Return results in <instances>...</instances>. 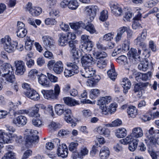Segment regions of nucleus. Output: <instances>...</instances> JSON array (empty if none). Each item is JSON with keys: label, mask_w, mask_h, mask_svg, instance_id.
<instances>
[{"label": "nucleus", "mask_w": 159, "mask_h": 159, "mask_svg": "<svg viewBox=\"0 0 159 159\" xmlns=\"http://www.w3.org/2000/svg\"><path fill=\"white\" fill-rule=\"evenodd\" d=\"M47 77L49 81L53 83H55L58 81V78L53 75V74L49 73H47Z\"/></svg>", "instance_id": "64"}, {"label": "nucleus", "mask_w": 159, "mask_h": 159, "mask_svg": "<svg viewBox=\"0 0 159 159\" xmlns=\"http://www.w3.org/2000/svg\"><path fill=\"white\" fill-rule=\"evenodd\" d=\"M127 113L129 118H134L137 115V109L135 106H130L127 109Z\"/></svg>", "instance_id": "30"}, {"label": "nucleus", "mask_w": 159, "mask_h": 159, "mask_svg": "<svg viewBox=\"0 0 159 159\" xmlns=\"http://www.w3.org/2000/svg\"><path fill=\"white\" fill-rule=\"evenodd\" d=\"M93 54L96 59H99L106 58L107 56V54L104 52L93 51Z\"/></svg>", "instance_id": "40"}, {"label": "nucleus", "mask_w": 159, "mask_h": 159, "mask_svg": "<svg viewBox=\"0 0 159 159\" xmlns=\"http://www.w3.org/2000/svg\"><path fill=\"white\" fill-rule=\"evenodd\" d=\"M1 159H16V155L12 151H9L4 154Z\"/></svg>", "instance_id": "52"}, {"label": "nucleus", "mask_w": 159, "mask_h": 159, "mask_svg": "<svg viewBox=\"0 0 159 159\" xmlns=\"http://www.w3.org/2000/svg\"><path fill=\"white\" fill-rule=\"evenodd\" d=\"M98 133L106 137H109L110 135V131L108 129L103 126L97 127L95 129Z\"/></svg>", "instance_id": "22"}, {"label": "nucleus", "mask_w": 159, "mask_h": 159, "mask_svg": "<svg viewBox=\"0 0 159 159\" xmlns=\"http://www.w3.org/2000/svg\"><path fill=\"white\" fill-rule=\"evenodd\" d=\"M147 36V31L146 30H143L141 33L134 40V43L135 44L141 47L145 51L147 50L146 48L147 44L144 42Z\"/></svg>", "instance_id": "8"}, {"label": "nucleus", "mask_w": 159, "mask_h": 159, "mask_svg": "<svg viewBox=\"0 0 159 159\" xmlns=\"http://www.w3.org/2000/svg\"><path fill=\"white\" fill-rule=\"evenodd\" d=\"M61 127V125L58 123L52 121L48 125V128L50 131L52 132Z\"/></svg>", "instance_id": "42"}, {"label": "nucleus", "mask_w": 159, "mask_h": 159, "mask_svg": "<svg viewBox=\"0 0 159 159\" xmlns=\"http://www.w3.org/2000/svg\"><path fill=\"white\" fill-rule=\"evenodd\" d=\"M55 111L56 113L58 115H62L64 112L65 106L64 105L61 104H57L55 107Z\"/></svg>", "instance_id": "38"}, {"label": "nucleus", "mask_w": 159, "mask_h": 159, "mask_svg": "<svg viewBox=\"0 0 159 159\" xmlns=\"http://www.w3.org/2000/svg\"><path fill=\"white\" fill-rule=\"evenodd\" d=\"M42 41L44 46L46 48H51L54 45V39L52 37L48 35L43 36Z\"/></svg>", "instance_id": "19"}, {"label": "nucleus", "mask_w": 159, "mask_h": 159, "mask_svg": "<svg viewBox=\"0 0 159 159\" xmlns=\"http://www.w3.org/2000/svg\"><path fill=\"white\" fill-rule=\"evenodd\" d=\"M112 100V98L111 96H106L100 98L98 100L97 104L99 106L103 114H111L114 113L116 110L118 104L115 102L111 103L108 107L106 105L110 103Z\"/></svg>", "instance_id": "1"}, {"label": "nucleus", "mask_w": 159, "mask_h": 159, "mask_svg": "<svg viewBox=\"0 0 159 159\" xmlns=\"http://www.w3.org/2000/svg\"><path fill=\"white\" fill-rule=\"evenodd\" d=\"M21 104V103L20 101H18L15 103H13L12 102H9V106L10 111L12 110L14 111L18 108L19 106Z\"/></svg>", "instance_id": "53"}, {"label": "nucleus", "mask_w": 159, "mask_h": 159, "mask_svg": "<svg viewBox=\"0 0 159 159\" xmlns=\"http://www.w3.org/2000/svg\"><path fill=\"white\" fill-rule=\"evenodd\" d=\"M70 53L74 58V60L70 62H75L76 64H78L79 62V57L81 55V53L79 55V50L76 48H74L70 49Z\"/></svg>", "instance_id": "31"}, {"label": "nucleus", "mask_w": 159, "mask_h": 159, "mask_svg": "<svg viewBox=\"0 0 159 159\" xmlns=\"http://www.w3.org/2000/svg\"><path fill=\"white\" fill-rule=\"evenodd\" d=\"M41 93L44 98L48 100H52L57 98L54 93V90L52 89H43L41 91Z\"/></svg>", "instance_id": "20"}, {"label": "nucleus", "mask_w": 159, "mask_h": 159, "mask_svg": "<svg viewBox=\"0 0 159 159\" xmlns=\"http://www.w3.org/2000/svg\"><path fill=\"white\" fill-rule=\"evenodd\" d=\"M139 142L138 139H133V140L131 141L129 143V149L131 151L133 152L136 148Z\"/></svg>", "instance_id": "43"}, {"label": "nucleus", "mask_w": 159, "mask_h": 159, "mask_svg": "<svg viewBox=\"0 0 159 159\" xmlns=\"http://www.w3.org/2000/svg\"><path fill=\"white\" fill-rule=\"evenodd\" d=\"M80 3L77 0H70L69 1L68 8L70 10H76L80 6Z\"/></svg>", "instance_id": "39"}, {"label": "nucleus", "mask_w": 159, "mask_h": 159, "mask_svg": "<svg viewBox=\"0 0 159 159\" xmlns=\"http://www.w3.org/2000/svg\"><path fill=\"white\" fill-rule=\"evenodd\" d=\"M15 80V76L14 72L3 75L2 77L0 78V81L2 82L6 83V82L13 83Z\"/></svg>", "instance_id": "24"}, {"label": "nucleus", "mask_w": 159, "mask_h": 159, "mask_svg": "<svg viewBox=\"0 0 159 159\" xmlns=\"http://www.w3.org/2000/svg\"><path fill=\"white\" fill-rule=\"evenodd\" d=\"M24 94L26 97L34 101H38L40 99L39 94L33 89L24 91Z\"/></svg>", "instance_id": "14"}, {"label": "nucleus", "mask_w": 159, "mask_h": 159, "mask_svg": "<svg viewBox=\"0 0 159 159\" xmlns=\"http://www.w3.org/2000/svg\"><path fill=\"white\" fill-rule=\"evenodd\" d=\"M78 153L79 159H83L85 156L88 155L89 150L86 146L83 145L80 148Z\"/></svg>", "instance_id": "34"}, {"label": "nucleus", "mask_w": 159, "mask_h": 159, "mask_svg": "<svg viewBox=\"0 0 159 159\" xmlns=\"http://www.w3.org/2000/svg\"><path fill=\"white\" fill-rule=\"evenodd\" d=\"M94 59L89 54H85L81 58V63L83 67H87L94 63Z\"/></svg>", "instance_id": "12"}, {"label": "nucleus", "mask_w": 159, "mask_h": 159, "mask_svg": "<svg viewBox=\"0 0 159 159\" xmlns=\"http://www.w3.org/2000/svg\"><path fill=\"white\" fill-rule=\"evenodd\" d=\"M132 27L134 30H138L142 28L143 26L139 21L134 20L132 22Z\"/></svg>", "instance_id": "61"}, {"label": "nucleus", "mask_w": 159, "mask_h": 159, "mask_svg": "<svg viewBox=\"0 0 159 159\" xmlns=\"http://www.w3.org/2000/svg\"><path fill=\"white\" fill-rule=\"evenodd\" d=\"M68 41L65 34L61 33L59 34L58 40L59 45L61 47L65 46L68 43Z\"/></svg>", "instance_id": "29"}, {"label": "nucleus", "mask_w": 159, "mask_h": 159, "mask_svg": "<svg viewBox=\"0 0 159 159\" xmlns=\"http://www.w3.org/2000/svg\"><path fill=\"white\" fill-rule=\"evenodd\" d=\"M1 42L4 49L8 53L14 52L17 45V42L12 41L11 38L8 35L2 39Z\"/></svg>", "instance_id": "4"}, {"label": "nucleus", "mask_w": 159, "mask_h": 159, "mask_svg": "<svg viewBox=\"0 0 159 159\" xmlns=\"http://www.w3.org/2000/svg\"><path fill=\"white\" fill-rule=\"evenodd\" d=\"M46 108V107L43 104H35L34 106L30 107L29 110L31 111H29L28 116L30 117H37L39 116L38 114L39 109L40 108L44 109Z\"/></svg>", "instance_id": "9"}, {"label": "nucleus", "mask_w": 159, "mask_h": 159, "mask_svg": "<svg viewBox=\"0 0 159 159\" xmlns=\"http://www.w3.org/2000/svg\"><path fill=\"white\" fill-rule=\"evenodd\" d=\"M65 120L68 123H71L72 119L71 111L69 109L65 108L63 113Z\"/></svg>", "instance_id": "36"}, {"label": "nucleus", "mask_w": 159, "mask_h": 159, "mask_svg": "<svg viewBox=\"0 0 159 159\" xmlns=\"http://www.w3.org/2000/svg\"><path fill=\"white\" fill-rule=\"evenodd\" d=\"M127 58L124 55L118 57L116 59V61L120 64L125 65L127 63Z\"/></svg>", "instance_id": "57"}, {"label": "nucleus", "mask_w": 159, "mask_h": 159, "mask_svg": "<svg viewBox=\"0 0 159 159\" xmlns=\"http://www.w3.org/2000/svg\"><path fill=\"white\" fill-rule=\"evenodd\" d=\"M108 11L106 10H103L100 13L99 19L102 21H106L108 18Z\"/></svg>", "instance_id": "55"}, {"label": "nucleus", "mask_w": 159, "mask_h": 159, "mask_svg": "<svg viewBox=\"0 0 159 159\" xmlns=\"http://www.w3.org/2000/svg\"><path fill=\"white\" fill-rule=\"evenodd\" d=\"M107 60L104 59H99L97 62V66L100 69H103L106 66Z\"/></svg>", "instance_id": "48"}, {"label": "nucleus", "mask_w": 159, "mask_h": 159, "mask_svg": "<svg viewBox=\"0 0 159 159\" xmlns=\"http://www.w3.org/2000/svg\"><path fill=\"white\" fill-rule=\"evenodd\" d=\"M100 93V90L97 89H93L91 90L90 98L93 99H94L97 97Z\"/></svg>", "instance_id": "54"}, {"label": "nucleus", "mask_w": 159, "mask_h": 159, "mask_svg": "<svg viewBox=\"0 0 159 159\" xmlns=\"http://www.w3.org/2000/svg\"><path fill=\"white\" fill-rule=\"evenodd\" d=\"M42 9L39 7H34L30 11V14L33 16H39L42 12Z\"/></svg>", "instance_id": "41"}, {"label": "nucleus", "mask_w": 159, "mask_h": 159, "mask_svg": "<svg viewBox=\"0 0 159 159\" xmlns=\"http://www.w3.org/2000/svg\"><path fill=\"white\" fill-rule=\"evenodd\" d=\"M84 70L81 71L82 75L85 78H89L93 76L95 74L96 70L91 66L83 67Z\"/></svg>", "instance_id": "17"}, {"label": "nucleus", "mask_w": 159, "mask_h": 159, "mask_svg": "<svg viewBox=\"0 0 159 159\" xmlns=\"http://www.w3.org/2000/svg\"><path fill=\"white\" fill-rule=\"evenodd\" d=\"M13 72V69L12 66L10 64L6 63L1 66L0 78L2 77L4 75Z\"/></svg>", "instance_id": "15"}, {"label": "nucleus", "mask_w": 159, "mask_h": 159, "mask_svg": "<svg viewBox=\"0 0 159 159\" xmlns=\"http://www.w3.org/2000/svg\"><path fill=\"white\" fill-rule=\"evenodd\" d=\"M116 136L118 138H122L125 137L127 134L126 129L124 128H119L115 131Z\"/></svg>", "instance_id": "33"}, {"label": "nucleus", "mask_w": 159, "mask_h": 159, "mask_svg": "<svg viewBox=\"0 0 159 159\" xmlns=\"http://www.w3.org/2000/svg\"><path fill=\"white\" fill-rule=\"evenodd\" d=\"M4 131L2 130H0V153L1 152V149L3 147V144L5 143H10V139H8L5 136L4 134Z\"/></svg>", "instance_id": "27"}, {"label": "nucleus", "mask_w": 159, "mask_h": 159, "mask_svg": "<svg viewBox=\"0 0 159 159\" xmlns=\"http://www.w3.org/2000/svg\"><path fill=\"white\" fill-rule=\"evenodd\" d=\"M78 145V143L77 142H71L68 146L69 151L73 152H75L77 151Z\"/></svg>", "instance_id": "50"}, {"label": "nucleus", "mask_w": 159, "mask_h": 159, "mask_svg": "<svg viewBox=\"0 0 159 159\" xmlns=\"http://www.w3.org/2000/svg\"><path fill=\"white\" fill-rule=\"evenodd\" d=\"M38 72L37 70L33 69L30 70L28 74L29 77L31 79H34L37 75Z\"/></svg>", "instance_id": "60"}, {"label": "nucleus", "mask_w": 159, "mask_h": 159, "mask_svg": "<svg viewBox=\"0 0 159 159\" xmlns=\"http://www.w3.org/2000/svg\"><path fill=\"white\" fill-rule=\"evenodd\" d=\"M28 120L25 116L20 115L14 118L12 123L16 126H23L27 123Z\"/></svg>", "instance_id": "13"}, {"label": "nucleus", "mask_w": 159, "mask_h": 159, "mask_svg": "<svg viewBox=\"0 0 159 159\" xmlns=\"http://www.w3.org/2000/svg\"><path fill=\"white\" fill-rule=\"evenodd\" d=\"M4 134L5 136L8 139H10L11 142V143L12 139H15L17 143H22L23 140V139L22 136L21 135H17L16 134H12L11 133L9 134L6 133H4Z\"/></svg>", "instance_id": "25"}, {"label": "nucleus", "mask_w": 159, "mask_h": 159, "mask_svg": "<svg viewBox=\"0 0 159 159\" xmlns=\"http://www.w3.org/2000/svg\"><path fill=\"white\" fill-rule=\"evenodd\" d=\"M27 30L26 29L17 30L16 33L17 37L20 38H22L25 37L26 35Z\"/></svg>", "instance_id": "59"}, {"label": "nucleus", "mask_w": 159, "mask_h": 159, "mask_svg": "<svg viewBox=\"0 0 159 159\" xmlns=\"http://www.w3.org/2000/svg\"><path fill=\"white\" fill-rule=\"evenodd\" d=\"M111 69L107 71V75L112 80H114L116 79L117 74L115 72L114 65L112 63L111 64Z\"/></svg>", "instance_id": "37"}, {"label": "nucleus", "mask_w": 159, "mask_h": 159, "mask_svg": "<svg viewBox=\"0 0 159 159\" xmlns=\"http://www.w3.org/2000/svg\"><path fill=\"white\" fill-rule=\"evenodd\" d=\"M148 151L152 159H159V151L155 152L151 151L150 149H148Z\"/></svg>", "instance_id": "62"}, {"label": "nucleus", "mask_w": 159, "mask_h": 159, "mask_svg": "<svg viewBox=\"0 0 159 159\" xmlns=\"http://www.w3.org/2000/svg\"><path fill=\"white\" fill-rule=\"evenodd\" d=\"M84 24L82 21L77 22L76 23H70V28L75 30H76L80 27H82Z\"/></svg>", "instance_id": "51"}, {"label": "nucleus", "mask_w": 159, "mask_h": 159, "mask_svg": "<svg viewBox=\"0 0 159 159\" xmlns=\"http://www.w3.org/2000/svg\"><path fill=\"white\" fill-rule=\"evenodd\" d=\"M94 46L93 43L92 42L84 43L83 46V48L87 52H89L92 50Z\"/></svg>", "instance_id": "47"}, {"label": "nucleus", "mask_w": 159, "mask_h": 159, "mask_svg": "<svg viewBox=\"0 0 159 159\" xmlns=\"http://www.w3.org/2000/svg\"><path fill=\"white\" fill-rule=\"evenodd\" d=\"M63 100L64 103L70 107L75 106L79 104L78 101L69 97H64Z\"/></svg>", "instance_id": "28"}, {"label": "nucleus", "mask_w": 159, "mask_h": 159, "mask_svg": "<svg viewBox=\"0 0 159 159\" xmlns=\"http://www.w3.org/2000/svg\"><path fill=\"white\" fill-rule=\"evenodd\" d=\"M52 70L57 74H59L61 73L63 70V64L62 61H59L56 62Z\"/></svg>", "instance_id": "32"}, {"label": "nucleus", "mask_w": 159, "mask_h": 159, "mask_svg": "<svg viewBox=\"0 0 159 159\" xmlns=\"http://www.w3.org/2000/svg\"><path fill=\"white\" fill-rule=\"evenodd\" d=\"M44 23L46 25H54L57 24V22L54 19L48 18L45 20Z\"/></svg>", "instance_id": "63"}, {"label": "nucleus", "mask_w": 159, "mask_h": 159, "mask_svg": "<svg viewBox=\"0 0 159 159\" xmlns=\"http://www.w3.org/2000/svg\"><path fill=\"white\" fill-rule=\"evenodd\" d=\"M68 68H66L64 70L65 76L68 78L71 77L79 72V67L75 62L68 61L66 63Z\"/></svg>", "instance_id": "6"}, {"label": "nucleus", "mask_w": 159, "mask_h": 159, "mask_svg": "<svg viewBox=\"0 0 159 159\" xmlns=\"http://www.w3.org/2000/svg\"><path fill=\"white\" fill-rule=\"evenodd\" d=\"M68 153L67 147L65 144L63 143L59 146L57 152L58 156L65 158L67 157Z\"/></svg>", "instance_id": "18"}, {"label": "nucleus", "mask_w": 159, "mask_h": 159, "mask_svg": "<svg viewBox=\"0 0 159 159\" xmlns=\"http://www.w3.org/2000/svg\"><path fill=\"white\" fill-rule=\"evenodd\" d=\"M128 29V27L122 26L119 28L117 30V34L115 37V40L116 43H118L120 41L123 37L124 33L126 32Z\"/></svg>", "instance_id": "23"}, {"label": "nucleus", "mask_w": 159, "mask_h": 159, "mask_svg": "<svg viewBox=\"0 0 159 159\" xmlns=\"http://www.w3.org/2000/svg\"><path fill=\"white\" fill-rule=\"evenodd\" d=\"M121 85L124 88L123 92L126 94L130 88L131 83L129 80L127 78H124L121 82Z\"/></svg>", "instance_id": "35"}, {"label": "nucleus", "mask_w": 159, "mask_h": 159, "mask_svg": "<svg viewBox=\"0 0 159 159\" xmlns=\"http://www.w3.org/2000/svg\"><path fill=\"white\" fill-rule=\"evenodd\" d=\"M84 10L87 16L89 18L88 23H89L93 20L97 12L99 11V8L96 5H90L86 7Z\"/></svg>", "instance_id": "7"}, {"label": "nucleus", "mask_w": 159, "mask_h": 159, "mask_svg": "<svg viewBox=\"0 0 159 159\" xmlns=\"http://www.w3.org/2000/svg\"><path fill=\"white\" fill-rule=\"evenodd\" d=\"M134 11L137 14L133 18V20H138L139 21L140 20L142 16V14L141 13L142 12L141 9L139 7H136Z\"/></svg>", "instance_id": "56"}, {"label": "nucleus", "mask_w": 159, "mask_h": 159, "mask_svg": "<svg viewBox=\"0 0 159 159\" xmlns=\"http://www.w3.org/2000/svg\"><path fill=\"white\" fill-rule=\"evenodd\" d=\"M110 152L108 147L104 146L100 149L99 157L101 159H107L109 157Z\"/></svg>", "instance_id": "26"}, {"label": "nucleus", "mask_w": 159, "mask_h": 159, "mask_svg": "<svg viewBox=\"0 0 159 159\" xmlns=\"http://www.w3.org/2000/svg\"><path fill=\"white\" fill-rule=\"evenodd\" d=\"M16 68V73L18 75H22L26 70V66L24 62L21 60H16L14 62Z\"/></svg>", "instance_id": "11"}, {"label": "nucleus", "mask_w": 159, "mask_h": 159, "mask_svg": "<svg viewBox=\"0 0 159 159\" xmlns=\"http://www.w3.org/2000/svg\"><path fill=\"white\" fill-rule=\"evenodd\" d=\"M112 13L116 16L121 15L123 10L121 6L116 2H111L109 4Z\"/></svg>", "instance_id": "10"}, {"label": "nucleus", "mask_w": 159, "mask_h": 159, "mask_svg": "<svg viewBox=\"0 0 159 159\" xmlns=\"http://www.w3.org/2000/svg\"><path fill=\"white\" fill-rule=\"evenodd\" d=\"M38 132L36 130L26 129L24 132V138L26 142V146L30 147L35 143L39 141V137L37 135Z\"/></svg>", "instance_id": "2"}, {"label": "nucleus", "mask_w": 159, "mask_h": 159, "mask_svg": "<svg viewBox=\"0 0 159 159\" xmlns=\"http://www.w3.org/2000/svg\"><path fill=\"white\" fill-rule=\"evenodd\" d=\"M146 139L145 141L146 143H150L159 145V130H154V128L151 127L148 130V133L146 135Z\"/></svg>", "instance_id": "5"}, {"label": "nucleus", "mask_w": 159, "mask_h": 159, "mask_svg": "<svg viewBox=\"0 0 159 159\" xmlns=\"http://www.w3.org/2000/svg\"><path fill=\"white\" fill-rule=\"evenodd\" d=\"M84 28L91 34L96 33V31L94 25L91 23H89L84 26Z\"/></svg>", "instance_id": "49"}, {"label": "nucleus", "mask_w": 159, "mask_h": 159, "mask_svg": "<svg viewBox=\"0 0 159 159\" xmlns=\"http://www.w3.org/2000/svg\"><path fill=\"white\" fill-rule=\"evenodd\" d=\"M130 41L128 39L124 40L121 45V48L123 52H127L129 48Z\"/></svg>", "instance_id": "45"}, {"label": "nucleus", "mask_w": 159, "mask_h": 159, "mask_svg": "<svg viewBox=\"0 0 159 159\" xmlns=\"http://www.w3.org/2000/svg\"><path fill=\"white\" fill-rule=\"evenodd\" d=\"M148 66V61L145 60L142 62L138 65L139 69L142 71H145L147 70Z\"/></svg>", "instance_id": "46"}, {"label": "nucleus", "mask_w": 159, "mask_h": 159, "mask_svg": "<svg viewBox=\"0 0 159 159\" xmlns=\"http://www.w3.org/2000/svg\"><path fill=\"white\" fill-rule=\"evenodd\" d=\"M38 83L41 85L47 88L51 86V83L48 79V77L45 75L41 73L37 75Z\"/></svg>", "instance_id": "16"}, {"label": "nucleus", "mask_w": 159, "mask_h": 159, "mask_svg": "<svg viewBox=\"0 0 159 159\" xmlns=\"http://www.w3.org/2000/svg\"><path fill=\"white\" fill-rule=\"evenodd\" d=\"M34 42L31 40L30 37L26 36L25 39V48L26 50H30L32 48V43Z\"/></svg>", "instance_id": "44"}, {"label": "nucleus", "mask_w": 159, "mask_h": 159, "mask_svg": "<svg viewBox=\"0 0 159 159\" xmlns=\"http://www.w3.org/2000/svg\"><path fill=\"white\" fill-rule=\"evenodd\" d=\"M135 75V78L138 81H140L141 80L143 81H146L151 78L152 74L151 72L148 71L146 73H138Z\"/></svg>", "instance_id": "21"}, {"label": "nucleus", "mask_w": 159, "mask_h": 159, "mask_svg": "<svg viewBox=\"0 0 159 159\" xmlns=\"http://www.w3.org/2000/svg\"><path fill=\"white\" fill-rule=\"evenodd\" d=\"M143 131L141 128L135 127L132 129L131 134L129 135L125 138L120 140V142L121 144L126 145L133 140L134 138L137 139L143 137Z\"/></svg>", "instance_id": "3"}, {"label": "nucleus", "mask_w": 159, "mask_h": 159, "mask_svg": "<svg viewBox=\"0 0 159 159\" xmlns=\"http://www.w3.org/2000/svg\"><path fill=\"white\" fill-rule=\"evenodd\" d=\"M137 50L136 49L134 48H131L128 52L127 55L130 58L132 57L135 58L137 56Z\"/></svg>", "instance_id": "58"}]
</instances>
